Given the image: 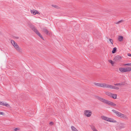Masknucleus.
Returning a JSON list of instances; mask_svg holds the SVG:
<instances>
[{"instance_id": "f257e3e1", "label": "nucleus", "mask_w": 131, "mask_h": 131, "mask_svg": "<svg viewBox=\"0 0 131 131\" xmlns=\"http://www.w3.org/2000/svg\"><path fill=\"white\" fill-rule=\"evenodd\" d=\"M112 111L118 117L125 120H128V118L126 115L121 113L115 110H112Z\"/></svg>"}, {"instance_id": "f03ea898", "label": "nucleus", "mask_w": 131, "mask_h": 131, "mask_svg": "<svg viewBox=\"0 0 131 131\" xmlns=\"http://www.w3.org/2000/svg\"><path fill=\"white\" fill-rule=\"evenodd\" d=\"M28 26L31 28L35 33L37 35L41 38L43 39V38L38 31L37 29L30 22L28 23Z\"/></svg>"}, {"instance_id": "7ed1b4c3", "label": "nucleus", "mask_w": 131, "mask_h": 131, "mask_svg": "<svg viewBox=\"0 0 131 131\" xmlns=\"http://www.w3.org/2000/svg\"><path fill=\"white\" fill-rule=\"evenodd\" d=\"M11 42L18 52L19 53L21 52L22 51L21 49L19 47L16 42L13 40H11Z\"/></svg>"}, {"instance_id": "20e7f679", "label": "nucleus", "mask_w": 131, "mask_h": 131, "mask_svg": "<svg viewBox=\"0 0 131 131\" xmlns=\"http://www.w3.org/2000/svg\"><path fill=\"white\" fill-rule=\"evenodd\" d=\"M125 124L123 123H120L118 124L117 126V129L120 130L123 128H124L125 127Z\"/></svg>"}, {"instance_id": "39448f33", "label": "nucleus", "mask_w": 131, "mask_h": 131, "mask_svg": "<svg viewBox=\"0 0 131 131\" xmlns=\"http://www.w3.org/2000/svg\"><path fill=\"white\" fill-rule=\"evenodd\" d=\"M84 115L86 117H89L91 116L92 113L90 110H86L84 112Z\"/></svg>"}, {"instance_id": "423d86ee", "label": "nucleus", "mask_w": 131, "mask_h": 131, "mask_svg": "<svg viewBox=\"0 0 131 131\" xmlns=\"http://www.w3.org/2000/svg\"><path fill=\"white\" fill-rule=\"evenodd\" d=\"M96 98L99 101L105 104H106L108 101L107 100H105L104 99L98 96H97Z\"/></svg>"}, {"instance_id": "0eeeda50", "label": "nucleus", "mask_w": 131, "mask_h": 131, "mask_svg": "<svg viewBox=\"0 0 131 131\" xmlns=\"http://www.w3.org/2000/svg\"><path fill=\"white\" fill-rule=\"evenodd\" d=\"M42 31L43 32L48 35H50L51 34V32L50 31H48L47 29L46 28L43 29Z\"/></svg>"}, {"instance_id": "6e6552de", "label": "nucleus", "mask_w": 131, "mask_h": 131, "mask_svg": "<svg viewBox=\"0 0 131 131\" xmlns=\"http://www.w3.org/2000/svg\"><path fill=\"white\" fill-rule=\"evenodd\" d=\"M0 105L5 106L7 107H8L9 106L7 103L4 102L0 101Z\"/></svg>"}, {"instance_id": "1a4fd4ad", "label": "nucleus", "mask_w": 131, "mask_h": 131, "mask_svg": "<svg viewBox=\"0 0 131 131\" xmlns=\"http://www.w3.org/2000/svg\"><path fill=\"white\" fill-rule=\"evenodd\" d=\"M109 105H110L112 106H116V105L113 103L112 102L108 101H107L106 104Z\"/></svg>"}, {"instance_id": "9d476101", "label": "nucleus", "mask_w": 131, "mask_h": 131, "mask_svg": "<svg viewBox=\"0 0 131 131\" xmlns=\"http://www.w3.org/2000/svg\"><path fill=\"white\" fill-rule=\"evenodd\" d=\"M120 71L122 72H127V70L125 68H120L119 69Z\"/></svg>"}, {"instance_id": "9b49d317", "label": "nucleus", "mask_w": 131, "mask_h": 131, "mask_svg": "<svg viewBox=\"0 0 131 131\" xmlns=\"http://www.w3.org/2000/svg\"><path fill=\"white\" fill-rule=\"evenodd\" d=\"M125 84V82H122L120 83H116L115 84H114V85L115 86H118V85H119L120 86H121L122 85H124Z\"/></svg>"}, {"instance_id": "f8f14e48", "label": "nucleus", "mask_w": 131, "mask_h": 131, "mask_svg": "<svg viewBox=\"0 0 131 131\" xmlns=\"http://www.w3.org/2000/svg\"><path fill=\"white\" fill-rule=\"evenodd\" d=\"M121 58V56H117L115 57L114 58V60L115 61H118Z\"/></svg>"}, {"instance_id": "ddd939ff", "label": "nucleus", "mask_w": 131, "mask_h": 131, "mask_svg": "<svg viewBox=\"0 0 131 131\" xmlns=\"http://www.w3.org/2000/svg\"><path fill=\"white\" fill-rule=\"evenodd\" d=\"M108 84L105 83H101V87L108 88Z\"/></svg>"}, {"instance_id": "4468645a", "label": "nucleus", "mask_w": 131, "mask_h": 131, "mask_svg": "<svg viewBox=\"0 0 131 131\" xmlns=\"http://www.w3.org/2000/svg\"><path fill=\"white\" fill-rule=\"evenodd\" d=\"M110 97H112L114 99H116L117 97V95L116 94L112 93Z\"/></svg>"}, {"instance_id": "2eb2a0df", "label": "nucleus", "mask_w": 131, "mask_h": 131, "mask_svg": "<svg viewBox=\"0 0 131 131\" xmlns=\"http://www.w3.org/2000/svg\"><path fill=\"white\" fill-rule=\"evenodd\" d=\"M123 37L122 36H119L118 37V40L120 41H123Z\"/></svg>"}, {"instance_id": "dca6fc26", "label": "nucleus", "mask_w": 131, "mask_h": 131, "mask_svg": "<svg viewBox=\"0 0 131 131\" xmlns=\"http://www.w3.org/2000/svg\"><path fill=\"white\" fill-rule=\"evenodd\" d=\"M112 93L108 92H105V94L107 95H108L110 97Z\"/></svg>"}, {"instance_id": "f3484780", "label": "nucleus", "mask_w": 131, "mask_h": 131, "mask_svg": "<svg viewBox=\"0 0 131 131\" xmlns=\"http://www.w3.org/2000/svg\"><path fill=\"white\" fill-rule=\"evenodd\" d=\"M91 128L93 131H98L96 128L94 126H92L91 127Z\"/></svg>"}, {"instance_id": "a211bd4d", "label": "nucleus", "mask_w": 131, "mask_h": 131, "mask_svg": "<svg viewBox=\"0 0 131 131\" xmlns=\"http://www.w3.org/2000/svg\"><path fill=\"white\" fill-rule=\"evenodd\" d=\"M101 117L104 120L107 121L108 117L104 116H102Z\"/></svg>"}, {"instance_id": "6ab92c4d", "label": "nucleus", "mask_w": 131, "mask_h": 131, "mask_svg": "<svg viewBox=\"0 0 131 131\" xmlns=\"http://www.w3.org/2000/svg\"><path fill=\"white\" fill-rule=\"evenodd\" d=\"M115 87V86H112L111 85L108 84V88H109L110 89H114Z\"/></svg>"}, {"instance_id": "aec40b11", "label": "nucleus", "mask_w": 131, "mask_h": 131, "mask_svg": "<svg viewBox=\"0 0 131 131\" xmlns=\"http://www.w3.org/2000/svg\"><path fill=\"white\" fill-rule=\"evenodd\" d=\"M94 84L96 86H98L101 87V83H96V82H94Z\"/></svg>"}, {"instance_id": "412c9836", "label": "nucleus", "mask_w": 131, "mask_h": 131, "mask_svg": "<svg viewBox=\"0 0 131 131\" xmlns=\"http://www.w3.org/2000/svg\"><path fill=\"white\" fill-rule=\"evenodd\" d=\"M110 122H111L115 123H116L117 122V121H116V120L114 119L113 118H111V119L110 120Z\"/></svg>"}, {"instance_id": "4be33fe9", "label": "nucleus", "mask_w": 131, "mask_h": 131, "mask_svg": "<svg viewBox=\"0 0 131 131\" xmlns=\"http://www.w3.org/2000/svg\"><path fill=\"white\" fill-rule=\"evenodd\" d=\"M30 12L31 13L33 14L34 15L36 14V10L34 9L32 10H31Z\"/></svg>"}, {"instance_id": "5701e85b", "label": "nucleus", "mask_w": 131, "mask_h": 131, "mask_svg": "<svg viewBox=\"0 0 131 131\" xmlns=\"http://www.w3.org/2000/svg\"><path fill=\"white\" fill-rule=\"evenodd\" d=\"M71 128L73 131H78L73 126H71Z\"/></svg>"}, {"instance_id": "b1692460", "label": "nucleus", "mask_w": 131, "mask_h": 131, "mask_svg": "<svg viewBox=\"0 0 131 131\" xmlns=\"http://www.w3.org/2000/svg\"><path fill=\"white\" fill-rule=\"evenodd\" d=\"M117 48L115 47L113 49V50L112 51V52L113 53H115L116 51Z\"/></svg>"}, {"instance_id": "393cba45", "label": "nucleus", "mask_w": 131, "mask_h": 131, "mask_svg": "<svg viewBox=\"0 0 131 131\" xmlns=\"http://www.w3.org/2000/svg\"><path fill=\"white\" fill-rule=\"evenodd\" d=\"M124 21V20H121L120 21H119L115 23L116 24H118L119 23L123 22Z\"/></svg>"}, {"instance_id": "a878e982", "label": "nucleus", "mask_w": 131, "mask_h": 131, "mask_svg": "<svg viewBox=\"0 0 131 131\" xmlns=\"http://www.w3.org/2000/svg\"><path fill=\"white\" fill-rule=\"evenodd\" d=\"M108 61L111 64L113 65L114 64V62L112 60H109Z\"/></svg>"}, {"instance_id": "bb28decb", "label": "nucleus", "mask_w": 131, "mask_h": 131, "mask_svg": "<svg viewBox=\"0 0 131 131\" xmlns=\"http://www.w3.org/2000/svg\"><path fill=\"white\" fill-rule=\"evenodd\" d=\"M127 70V71H129L131 70V68L130 67H128L125 68Z\"/></svg>"}, {"instance_id": "cd10ccee", "label": "nucleus", "mask_w": 131, "mask_h": 131, "mask_svg": "<svg viewBox=\"0 0 131 131\" xmlns=\"http://www.w3.org/2000/svg\"><path fill=\"white\" fill-rule=\"evenodd\" d=\"M52 7H55V8H59V7L57 5H52Z\"/></svg>"}, {"instance_id": "c85d7f7f", "label": "nucleus", "mask_w": 131, "mask_h": 131, "mask_svg": "<svg viewBox=\"0 0 131 131\" xmlns=\"http://www.w3.org/2000/svg\"><path fill=\"white\" fill-rule=\"evenodd\" d=\"M124 66H131V63H128L127 64H124Z\"/></svg>"}, {"instance_id": "c756f323", "label": "nucleus", "mask_w": 131, "mask_h": 131, "mask_svg": "<svg viewBox=\"0 0 131 131\" xmlns=\"http://www.w3.org/2000/svg\"><path fill=\"white\" fill-rule=\"evenodd\" d=\"M110 42L112 44H113V39H110L109 40Z\"/></svg>"}, {"instance_id": "7c9ffc66", "label": "nucleus", "mask_w": 131, "mask_h": 131, "mask_svg": "<svg viewBox=\"0 0 131 131\" xmlns=\"http://www.w3.org/2000/svg\"><path fill=\"white\" fill-rule=\"evenodd\" d=\"M15 131H18L19 130V128H16L14 129Z\"/></svg>"}, {"instance_id": "2f4dec72", "label": "nucleus", "mask_w": 131, "mask_h": 131, "mask_svg": "<svg viewBox=\"0 0 131 131\" xmlns=\"http://www.w3.org/2000/svg\"><path fill=\"white\" fill-rule=\"evenodd\" d=\"M36 14H37L39 15L40 14V13L36 10Z\"/></svg>"}, {"instance_id": "473e14b6", "label": "nucleus", "mask_w": 131, "mask_h": 131, "mask_svg": "<svg viewBox=\"0 0 131 131\" xmlns=\"http://www.w3.org/2000/svg\"><path fill=\"white\" fill-rule=\"evenodd\" d=\"M111 119V118L108 117V119H107V121L110 122Z\"/></svg>"}, {"instance_id": "72a5a7b5", "label": "nucleus", "mask_w": 131, "mask_h": 131, "mask_svg": "<svg viewBox=\"0 0 131 131\" xmlns=\"http://www.w3.org/2000/svg\"><path fill=\"white\" fill-rule=\"evenodd\" d=\"M119 89V88L118 87H117L116 86H115V87L114 89H116V90H118V89Z\"/></svg>"}, {"instance_id": "f704fd0d", "label": "nucleus", "mask_w": 131, "mask_h": 131, "mask_svg": "<svg viewBox=\"0 0 131 131\" xmlns=\"http://www.w3.org/2000/svg\"><path fill=\"white\" fill-rule=\"evenodd\" d=\"M53 123L52 122H50L49 123L51 125H53Z\"/></svg>"}, {"instance_id": "c9c22d12", "label": "nucleus", "mask_w": 131, "mask_h": 131, "mask_svg": "<svg viewBox=\"0 0 131 131\" xmlns=\"http://www.w3.org/2000/svg\"><path fill=\"white\" fill-rule=\"evenodd\" d=\"M4 114V113L2 112H0V115H3Z\"/></svg>"}, {"instance_id": "e433bc0d", "label": "nucleus", "mask_w": 131, "mask_h": 131, "mask_svg": "<svg viewBox=\"0 0 131 131\" xmlns=\"http://www.w3.org/2000/svg\"><path fill=\"white\" fill-rule=\"evenodd\" d=\"M127 55L129 56H131V54L128 53L127 54Z\"/></svg>"}, {"instance_id": "4c0bfd02", "label": "nucleus", "mask_w": 131, "mask_h": 131, "mask_svg": "<svg viewBox=\"0 0 131 131\" xmlns=\"http://www.w3.org/2000/svg\"><path fill=\"white\" fill-rule=\"evenodd\" d=\"M85 34H86V35H87V34H86V33Z\"/></svg>"}]
</instances>
